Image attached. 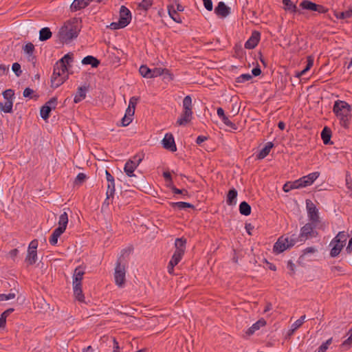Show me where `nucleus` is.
I'll return each mask as SVG.
<instances>
[{
    "mask_svg": "<svg viewBox=\"0 0 352 352\" xmlns=\"http://www.w3.org/2000/svg\"><path fill=\"white\" fill-rule=\"evenodd\" d=\"M80 31V21L73 18L64 23L58 32V37L60 42L69 43L76 38Z\"/></svg>",
    "mask_w": 352,
    "mask_h": 352,
    "instance_id": "f257e3e1",
    "label": "nucleus"
},
{
    "mask_svg": "<svg viewBox=\"0 0 352 352\" xmlns=\"http://www.w3.org/2000/svg\"><path fill=\"white\" fill-rule=\"evenodd\" d=\"M351 105L343 100H336L333 104V111L340 120V124L349 128L351 124Z\"/></svg>",
    "mask_w": 352,
    "mask_h": 352,
    "instance_id": "f03ea898",
    "label": "nucleus"
},
{
    "mask_svg": "<svg viewBox=\"0 0 352 352\" xmlns=\"http://www.w3.org/2000/svg\"><path fill=\"white\" fill-rule=\"evenodd\" d=\"M298 242V238L296 234L281 236L274 245V252L277 254L281 253L287 249L293 247Z\"/></svg>",
    "mask_w": 352,
    "mask_h": 352,
    "instance_id": "7ed1b4c3",
    "label": "nucleus"
},
{
    "mask_svg": "<svg viewBox=\"0 0 352 352\" xmlns=\"http://www.w3.org/2000/svg\"><path fill=\"white\" fill-rule=\"evenodd\" d=\"M183 112L177 120L176 124L179 126H185L188 124L192 118V98L186 96L183 100Z\"/></svg>",
    "mask_w": 352,
    "mask_h": 352,
    "instance_id": "20e7f679",
    "label": "nucleus"
},
{
    "mask_svg": "<svg viewBox=\"0 0 352 352\" xmlns=\"http://www.w3.org/2000/svg\"><path fill=\"white\" fill-rule=\"evenodd\" d=\"M348 234L344 232H340L331 241L329 246L331 247L330 255L331 257L337 256L346 244Z\"/></svg>",
    "mask_w": 352,
    "mask_h": 352,
    "instance_id": "39448f33",
    "label": "nucleus"
},
{
    "mask_svg": "<svg viewBox=\"0 0 352 352\" xmlns=\"http://www.w3.org/2000/svg\"><path fill=\"white\" fill-rule=\"evenodd\" d=\"M67 70L68 69L63 68L57 63L55 64L51 78V86L52 87H58L68 78Z\"/></svg>",
    "mask_w": 352,
    "mask_h": 352,
    "instance_id": "423d86ee",
    "label": "nucleus"
},
{
    "mask_svg": "<svg viewBox=\"0 0 352 352\" xmlns=\"http://www.w3.org/2000/svg\"><path fill=\"white\" fill-rule=\"evenodd\" d=\"M139 72L140 74L144 78H155L164 74V73H166L170 76V79H172V77L170 76V74L168 73V71L166 69H162L160 67H155L151 69H149L146 65H142L140 67Z\"/></svg>",
    "mask_w": 352,
    "mask_h": 352,
    "instance_id": "0eeeda50",
    "label": "nucleus"
},
{
    "mask_svg": "<svg viewBox=\"0 0 352 352\" xmlns=\"http://www.w3.org/2000/svg\"><path fill=\"white\" fill-rule=\"evenodd\" d=\"M125 276H126V267L124 264H122L120 258L117 261L115 272H114V278L116 284L122 287L124 286L125 283Z\"/></svg>",
    "mask_w": 352,
    "mask_h": 352,
    "instance_id": "6e6552de",
    "label": "nucleus"
},
{
    "mask_svg": "<svg viewBox=\"0 0 352 352\" xmlns=\"http://www.w3.org/2000/svg\"><path fill=\"white\" fill-rule=\"evenodd\" d=\"M316 224L310 222L302 227L300 234L297 235L298 241H305L309 238L316 237L318 234V232L315 230Z\"/></svg>",
    "mask_w": 352,
    "mask_h": 352,
    "instance_id": "1a4fd4ad",
    "label": "nucleus"
},
{
    "mask_svg": "<svg viewBox=\"0 0 352 352\" xmlns=\"http://www.w3.org/2000/svg\"><path fill=\"white\" fill-rule=\"evenodd\" d=\"M306 208L310 221L312 223H318L320 222L319 212L316 205L311 200L307 199Z\"/></svg>",
    "mask_w": 352,
    "mask_h": 352,
    "instance_id": "9d476101",
    "label": "nucleus"
},
{
    "mask_svg": "<svg viewBox=\"0 0 352 352\" xmlns=\"http://www.w3.org/2000/svg\"><path fill=\"white\" fill-rule=\"evenodd\" d=\"M186 239L184 238H177L175 241V251L173 257L181 260L186 250Z\"/></svg>",
    "mask_w": 352,
    "mask_h": 352,
    "instance_id": "9b49d317",
    "label": "nucleus"
},
{
    "mask_svg": "<svg viewBox=\"0 0 352 352\" xmlns=\"http://www.w3.org/2000/svg\"><path fill=\"white\" fill-rule=\"evenodd\" d=\"M214 13L219 18L224 19L230 14L231 9L224 2L220 1L214 8Z\"/></svg>",
    "mask_w": 352,
    "mask_h": 352,
    "instance_id": "f8f14e48",
    "label": "nucleus"
},
{
    "mask_svg": "<svg viewBox=\"0 0 352 352\" xmlns=\"http://www.w3.org/2000/svg\"><path fill=\"white\" fill-rule=\"evenodd\" d=\"M163 147L172 152L177 151L174 138L171 133H166L162 140Z\"/></svg>",
    "mask_w": 352,
    "mask_h": 352,
    "instance_id": "ddd939ff",
    "label": "nucleus"
},
{
    "mask_svg": "<svg viewBox=\"0 0 352 352\" xmlns=\"http://www.w3.org/2000/svg\"><path fill=\"white\" fill-rule=\"evenodd\" d=\"M119 21L125 26H127L131 21V13L124 6L120 7Z\"/></svg>",
    "mask_w": 352,
    "mask_h": 352,
    "instance_id": "4468645a",
    "label": "nucleus"
},
{
    "mask_svg": "<svg viewBox=\"0 0 352 352\" xmlns=\"http://www.w3.org/2000/svg\"><path fill=\"white\" fill-rule=\"evenodd\" d=\"M319 175L318 172H314L300 178L298 182L300 187L302 188L311 185L318 177Z\"/></svg>",
    "mask_w": 352,
    "mask_h": 352,
    "instance_id": "2eb2a0df",
    "label": "nucleus"
},
{
    "mask_svg": "<svg viewBox=\"0 0 352 352\" xmlns=\"http://www.w3.org/2000/svg\"><path fill=\"white\" fill-rule=\"evenodd\" d=\"M138 166V163L133 162L131 160H129L124 165V170L127 176L133 177L135 176L133 172Z\"/></svg>",
    "mask_w": 352,
    "mask_h": 352,
    "instance_id": "dca6fc26",
    "label": "nucleus"
},
{
    "mask_svg": "<svg viewBox=\"0 0 352 352\" xmlns=\"http://www.w3.org/2000/svg\"><path fill=\"white\" fill-rule=\"evenodd\" d=\"M34 50H35L34 45L30 42L27 43L23 47V50L24 53L28 56V60L29 61H34L35 60V56L33 54Z\"/></svg>",
    "mask_w": 352,
    "mask_h": 352,
    "instance_id": "f3484780",
    "label": "nucleus"
},
{
    "mask_svg": "<svg viewBox=\"0 0 352 352\" xmlns=\"http://www.w3.org/2000/svg\"><path fill=\"white\" fill-rule=\"evenodd\" d=\"M259 41V33L256 32L252 35V36L245 42V47L246 49L254 48Z\"/></svg>",
    "mask_w": 352,
    "mask_h": 352,
    "instance_id": "a211bd4d",
    "label": "nucleus"
},
{
    "mask_svg": "<svg viewBox=\"0 0 352 352\" xmlns=\"http://www.w3.org/2000/svg\"><path fill=\"white\" fill-rule=\"evenodd\" d=\"M89 5L86 0H74L70 6L72 12H76L86 8Z\"/></svg>",
    "mask_w": 352,
    "mask_h": 352,
    "instance_id": "6ab92c4d",
    "label": "nucleus"
},
{
    "mask_svg": "<svg viewBox=\"0 0 352 352\" xmlns=\"http://www.w3.org/2000/svg\"><path fill=\"white\" fill-rule=\"evenodd\" d=\"M238 195L237 190L235 188L230 189L226 198V203L228 206H234L236 204V197Z\"/></svg>",
    "mask_w": 352,
    "mask_h": 352,
    "instance_id": "aec40b11",
    "label": "nucleus"
},
{
    "mask_svg": "<svg viewBox=\"0 0 352 352\" xmlns=\"http://www.w3.org/2000/svg\"><path fill=\"white\" fill-rule=\"evenodd\" d=\"M266 321L265 320V319L261 318L248 329V331H246V334H248V336H251L256 331L258 330L261 327H264Z\"/></svg>",
    "mask_w": 352,
    "mask_h": 352,
    "instance_id": "412c9836",
    "label": "nucleus"
},
{
    "mask_svg": "<svg viewBox=\"0 0 352 352\" xmlns=\"http://www.w3.org/2000/svg\"><path fill=\"white\" fill-rule=\"evenodd\" d=\"M73 61V54L68 53L61 58L56 63L61 67L67 69V65Z\"/></svg>",
    "mask_w": 352,
    "mask_h": 352,
    "instance_id": "4be33fe9",
    "label": "nucleus"
},
{
    "mask_svg": "<svg viewBox=\"0 0 352 352\" xmlns=\"http://www.w3.org/2000/svg\"><path fill=\"white\" fill-rule=\"evenodd\" d=\"M274 146V144L271 142H267L263 148H262L259 153L257 155L256 157L258 160L264 159L270 152V150Z\"/></svg>",
    "mask_w": 352,
    "mask_h": 352,
    "instance_id": "5701e85b",
    "label": "nucleus"
},
{
    "mask_svg": "<svg viewBox=\"0 0 352 352\" xmlns=\"http://www.w3.org/2000/svg\"><path fill=\"white\" fill-rule=\"evenodd\" d=\"M87 91V88L85 86L78 87V91L74 96V102L78 103L85 99L86 97Z\"/></svg>",
    "mask_w": 352,
    "mask_h": 352,
    "instance_id": "b1692460",
    "label": "nucleus"
},
{
    "mask_svg": "<svg viewBox=\"0 0 352 352\" xmlns=\"http://www.w3.org/2000/svg\"><path fill=\"white\" fill-rule=\"evenodd\" d=\"M85 271L81 267L75 269L73 274V283H82Z\"/></svg>",
    "mask_w": 352,
    "mask_h": 352,
    "instance_id": "393cba45",
    "label": "nucleus"
},
{
    "mask_svg": "<svg viewBox=\"0 0 352 352\" xmlns=\"http://www.w3.org/2000/svg\"><path fill=\"white\" fill-rule=\"evenodd\" d=\"M331 131L329 128L325 126L321 132V138L324 144H329L331 142Z\"/></svg>",
    "mask_w": 352,
    "mask_h": 352,
    "instance_id": "a878e982",
    "label": "nucleus"
},
{
    "mask_svg": "<svg viewBox=\"0 0 352 352\" xmlns=\"http://www.w3.org/2000/svg\"><path fill=\"white\" fill-rule=\"evenodd\" d=\"M68 223V215L66 212H64L59 217L58 227L57 228L62 229V231L65 232Z\"/></svg>",
    "mask_w": 352,
    "mask_h": 352,
    "instance_id": "bb28decb",
    "label": "nucleus"
},
{
    "mask_svg": "<svg viewBox=\"0 0 352 352\" xmlns=\"http://www.w3.org/2000/svg\"><path fill=\"white\" fill-rule=\"evenodd\" d=\"M82 63L83 65H91L93 67H97L100 64V61L92 56H87L82 59Z\"/></svg>",
    "mask_w": 352,
    "mask_h": 352,
    "instance_id": "cd10ccee",
    "label": "nucleus"
},
{
    "mask_svg": "<svg viewBox=\"0 0 352 352\" xmlns=\"http://www.w3.org/2000/svg\"><path fill=\"white\" fill-rule=\"evenodd\" d=\"M63 232H63V231H62V229H60V228H56V229L53 231V232H52V235H51V236H50V239H49V242H50V243L51 245H56V243H58V237H59V236H60Z\"/></svg>",
    "mask_w": 352,
    "mask_h": 352,
    "instance_id": "c85d7f7f",
    "label": "nucleus"
},
{
    "mask_svg": "<svg viewBox=\"0 0 352 352\" xmlns=\"http://www.w3.org/2000/svg\"><path fill=\"white\" fill-rule=\"evenodd\" d=\"M52 33L49 28H43L39 31V40L45 41L52 37Z\"/></svg>",
    "mask_w": 352,
    "mask_h": 352,
    "instance_id": "c756f323",
    "label": "nucleus"
},
{
    "mask_svg": "<svg viewBox=\"0 0 352 352\" xmlns=\"http://www.w3.org/2000/svg\"><path fill=\"white\" fill-rule=\"evenodd\" d=\"M37 261V252L36 250H28V254L25 258V262L29 265L34 264Z\"/></svg>",
    "mask_w": 352,
    "mask_h": 352,
    "instance_id": "7c9ffc66",
    "label": "nucleus"
},
{
    "mask_svg": "<svg viewBox=\"0 0 352 352\" xmlns=\"http://www.w3.org/2000/svg\"><path fill=\"white\" fill-rule=\"evenodd\" d=\"M12 100H6V101L4 103L0 102V110L4 113H12Z\"/></svg>",
    "mask_w": 352,
    "mask_h": 352,
    "instance_id": "2f4dec72",
    "label": "nucleus"
},
{
    "mask_svg": "<svg viewBox=\"0 0 352 352\" xmlns=\"http://www.w3.org/2000/svg\"><path fill=\"white\" fill-rule=\"evenodd\" d=\"M239 212L243 215L248 216L251 213V206L246 201H242L239 205Z\"/></svg>",
    "mask_w": 352,
    "mask_h": 352,
    "instance_id": "473e14b6",
    "label": "nucleus"
},
{
    "mask_svg": "<svg viewBox=\"0 0 352 352\" xmlns=\"http://www.w3.org/2000/svg\"><path fill=\"white\" fill-rule=\"evenodd\" d=\"M299 188L301 187L298 182V179H297L292 182H287L286 184H284L283 189L285 192H289L292 189H296Z\"/></svg>",
    "mask_w": 352,
    "mask_h": 352,
    "instance_id": "72a5a7b5",
    "label": "nucleus"
},
{
    "mask_svg": "<svg viewBox=\"0 0 352 352\" xmlns=\"http://www.w3.org/2000/svg\"><path fill=\"white\" fill-rule=\"evenodd\" d=\"M300 6L305 10H311V11H316V9L317 8V4L315 3H313L308 0H304L302 1Z\"/></svg>",
    "mask_w": 352,
    "mask_h": 352,
    "instance_id": "f704fd0d",
    "label": "nucleus"
},
{
    "mask_svg": "<svg viewBox=\"0 0 352 352\" xmlns=\"http://www.w3.org/2000/svg\"><path fill=\"white\" fill-rule=\"evenodd\" d=\"M168 11L169 16L173 19V20L177 23H182V19L179 14L177 13L176 10H175L173 6H168Z\"/></svg>",
    "mask_w": 352,
    "mask_h": 352,
    "instance_id": "c9c22d12",
    "label": "nucleus"
},
{
    "mask_svg": "<svg viewBox=\"0 0 352 352\" xmlns=\"http://www.w3.org/2000/svg\"><path fill=\"white\" fill-rule=\"evenodd\" d=\"M170 204L172 206V208H177L179 210L185 209L186 208H194V206L192 204L187 202H172Z\"/></svg>",
    "mask_w": 352,
    "mask_h": 352,
    "instance_id": "e433bc0d",
    "label": "nucleus"
},
{
    "mask_svg": "<svg viewBox=\"0 0 352 352\" xmlns=\"http://www.w3.org/2000/svg\"><path fill=\"white\" fill-rule=\"evenodd\" d=\"M313 64H314V59L311 56H309L307 58V66L301 72H298L296 74V77L299 78L300 76L304 75L313 66Z\"/></svg>",
    "mask_w": 352,
    "mask_h": 352,
    "instance_id": "4c0bfd02",
    "label": "nucleus"
},
{
    "mask_svg": "<svg viewBox=\"0 0 352 352\" xmlns=\"http://www.w3.org/2000/svg\"><path fill=\"white\" fill-rule=\"evenodd\" d=\"M313 64H314V59L311 56H309L307 58V66L301 72H298L296 74V77L299 78L300 76L304 75L313 66Z\"/></svg>",
    "mask_w": 352,
    "mask_h": 352,
    "instance_id": "58836bf2",
    "label": "nucleus"
},
{
    "mask_svg": "<svg viewBox=\"0 0 352 352\" xmlns=\"http://www.w3.org/2000/svg\"><path fill=\"white\" fill-rule=\"evenodd\" d=\"M313 64H314V59L311 56H309L307 58V66L301 72H298L296 74V77L299 78L300 76L304 75L313 66Z\"/></svg>",
    "mask_w": 352,
    "mask_h": 352,
    "instance_id": "ea45409f",
    "label": "nucleus"
},
{
    "mask_svg": "<svg viewBox=\"0 0 352 352\" xmlns=\"http://www.w3.org/2000/svg\"><path fill=\"white\" fill-rule=\"evenodd\" d=\"M313 64H314V59L311 56H309L307 58V66L301 72H298L296 74V77L299 78L300 76L304 75L313 66Z\"/></svg>",
    "mask_w": 352,
    "mask_h": 352,
    "instance_id": "a19ab883",
    "label": "nucleus"
},
{
    "mask_svg": "<svg viewBox=\"0 0 352 352\" xmlns=\"http://www.w3.org/2000/svg\"><path fill=\"white\" fill-rule=\"evenodd\" d=\"M313 64H314V59L311 56H309L307 58V66L301 72H298L296 74V77L299 78L300 76L304 75L313 66Z\"/></svg>",
    "mask_w": 352,
    "mask_h": 352,
    "instance_id": "79ce46f5",
    "label": "nucleus"
},
{
    "mask_svg": "<svg viewBox=\"0 0 352 352\" xmlns=\"http://www.w3.org/2000/svg\"><path fill=\"white\" fill-rule=\"evenodd\" d=\"M52 110H50V107L48 106L43 105L40 110L41 117L43 120H47L50 117V113Z\"/></svg>",
    "mask_w": 352,
    "mask_h": 352,
    "instance_id": "37998d69",
    "label": "nucleus"
},
{
    "mask_svg": "<svg viewBox=\"0 0 352 352\" xmlns=\"http://www.w3.org/2000/svg\"><path fill=\"white\" fill-rule=\"evenodd\" d=\"M115 193V180L111 182H108L106 195L107 197H113Z\"/></svg>",
    "mask_w": 352,
    "mask_h": 352,
    "instance_id": "c03bdc74",
    "label": "nucleus"
},
{
    "mask_svg": "<svg viewBox=\"0 0 352 352\" xmlns=\"http://www.w3.org/2000/svg\"><path fill=\"white\" fill-rule=\"evenodd\" d=\"M283 3L285 6V9L292 11L293 12H296V6L290 0H283Z\"/></svg>",
    "mask_w": 352,
    "mask_h": 352,
    "instance_id": "a18cd8bd",
    "label": "nucleus"
},
{
    "mask_svg": "<svg viewBox=\"0 0 352 352\" xmlns=\"http://www.w3.org/2000/svg\"><path fill=\"white\" fill-rule=\"evenodd\" d=\"M181 260L177 259L172 256L168 265V272L169 274H173L174 271V267L177 265Z\"/></svg>",
    "mask_w": 352,
    "mask_h": 352,
    "instance_id": "49530a36",
    "label": "nucleus"
},
{
    "mask_svg": "<svg viewBox=\"0 0 352 352\" xmlns=\"http://www.w3.org/2000/svg\"><path fill=\"white\" fill-rule=\"evenodd\" d=\"M153 4V0H142L138 4V7L144 10H147Z\"/></svg>",
    "mask_w": 352,
    "mask_h": 352,
    "instance_id": "de8ad7c7",
    "label": "nucleus"
},
{
    "mask_svg": "<svg viewBox=\"0 0 352 352\" xmlns=\"http://www.w3.org/2000/svg\"><path fill=\"white\" fill-rule=\"evenodd\" d=\"M252 78V76L250 74H243L239 76L236 82L238 83H243L244 82L248 81Z\"/></svg>",
    "mask_w": 352,
    "mask_h": 352,
    "instance_id": "09e8293b",
    "label": "nucleus"
},
{
    "mask_svg": "<svg viewBox=\"0 0 352 352\" xmlns=\"http://www.w3.org/2000/svg\"><path fill=\"white\" fill-rule=\"evenodd\" d=\"M74 294L76 299H77L79 302H85V296L82 294V288L80 289L74 290Z\"/></svg>",
    "mask_w": 352,
    "mask_h": 352,
    "instance_id": "8fccbe9b",
    "label": "nucleus"
},
{
    "mask_svg": "<svg viewBox=\"0 0 352 352\" xmlns=\"http://www.w3.org/2000/svg\"><path fill=\"white\" fill-rule=\"evenodd\" d=\"M33 93H34V90L33 89H32L29 88V87H27V88H25L24 89V91L23 92V96L25 98H35V99H37L38 98V96L34 95V96H32Z\"/></svg>",
    "mask_w": 352,
    "mask_h": 352,
    "instance_id": "3c124183",
    "label": "nucleus"
},
{
    "mask_svg": "<svg viewBox=\"0 0 352 352\" xmlns=\"http://www.w3.org/2000/svg\"><path fill=\"white\" fill-rule=\"evenodd\" d=\"M12 70L14 72L16 76H20L22 74V70L21 69V65L18 63H13L12 66Z\"/></svg>",
    "mask_w": 352,
    "mask_h": 352,
    "instance_id": "603ef678",
    "label": "nucleus"
},
{
    "mask_svg": "<svg viewBox=\"0 0 352 352\" xmlns=\"http://www.w3.org/2000/svg\"><path fill=\"white\" fill-rule=\"evenodd\" d=\"M57 98L53 97L48 100L44 105L50 107V110L54 109L57 105Z\"/></svg>",
    "mask_w": 352,
    "mask_h": 352,
    "instance_id": "864d4df0",
    "label": "nucleus"
},
{
    "mask_svg": "<svg viewBox=\"0 0 352 352\" xmlns=\"http://www.w3.org/2000/svg\"><path fill=\"white\" fill-rule=\"evenodd\" d=\"M3 98L8 100H12V97L14 95V92L12 89H9L4 91L2 94Z\"/></svg>",
    "mask_w": 352,
    "mask_h": 352,
    "instance_id": "5fc2aeb1",
    "label": "nucleus"
},
{
    "mask_svg": "<svg viewBox=\"0 0 352 352\" xmlns=\"http://www.w3.org/2000/svg\"><path fill=\"white\" fill-rule=\"evenodd\" d=\"M107 27L111 30H118V29L124 28L126 26L124 25H123L120 21H118V22H112Z\"/></svg>",
    "mask_w": 352,
    "mask_h": 352,
    "instance_id": "6e6d98bb",
    "label": "nucleus"
},
{
    "mask_svg": "<svg viewBox=\"0 0 352 352\" xmlns=\"http://www.w3.org/2000/svg\"><path fill=\"white\" fill-rule=\"evenodd\" d=\"M221 120L223 121V122L228 126L230 127L231 129H234V130H236V126L234 123L232 122L229 118L227 117V116H225L223 117V118H221Z\"/></svg>",
    "mask_w": 352,
    "mask_h": 352,
    "instance_id": "4d7b16f0",
    "label": "nucleus"
},
{
    "mask_svg": "<svg viewBox=\"0 0 352 352\" xmlns=\"http://www.w3.org/2000/svg\"><path fill=\"white\" fill-rule=\"evenodd\" d=\"M331 342V339H329L326 341V342L323 343L318 349V352H326L327 349H328L329 345Z\"/></svg>",
    "mask_w": 352,
    "mask_h": 352,
    "instance_id": "13d9d810",
    "label": "nucleus"
},
{
    "mask_svg": "<svg viewBox=\"0 0 352 352\" xmlns=\"http://www.w3.org/2000/svg\"><path fill=\"white\" fill-rule=\"evenodd\" d=\"M171 190H173V192L175 194H182L184 196H186V195H188V192L185 189H178L175 186H172L171 187Z\"/></svg>",
    "mask_w": 352,
    "mask_h": 352,
    "instance_id": "bf43d9fd",
    "label": "nucleus"
},
{
    "mask_svg": "<svg viewBox=\"0 0 352 352\" xmlns=\"http://www.w3.org/2000/svg\"><path fill=\"white\" fill-rule=\"evenodd\" d=\"M205 8L208 11H212L213 9V4L212 0H202Z\"/></svg>",
    "mask_w": 352,
    "mask_h": 352,
    "instance_id": "052dcab7",
    "label": "nucleus"
},
{
    "mask_svg": "<svg viewBox=\"0 0 352 352\" xmlns=\"http://www.w3.org/2000/svg\"><path fill=\"white\" fill-rule=\"evenodd\" d=\"M132 120H133L132 118H130V117L124 115V116L122 118V119L121 120L122 126H128L132 122Z\"/></svg>",
    "mask_w": 352,
    "mask_h": 352,
    "instance_id": "680f3d73",
    "label": "nucleus"
},
{
    "mask_svg": "<svg viewBox=\"0 0 352 352\" xmlns=\"http://www.w3.org/2000/svg\"><path fill=\"white\" fill-rule=\"evenodd\" d=\"M138 101V98L133 96V97H131L129 100V106L128 107H131L132 109H135V106L137 104V102Z\"/></svg>",
    "mask_w": 352,
    "mask_h": 352,
    "instance_id": "e2e57ef3",
    "label": "nucleus"
},
{
    "mask_svg": "<svg viewBox=\"0 0 352 352\" xmlns=\"http://www.w3.org/2000/svg\"><path fill=\"white\" fill-rule=\"evenodd\" d=\"M86 179V175L84 173H78L76 178V184H82Z\"/></svg>",
    "mask_w": 352,
    "mask_h": 352,
    "instance_id": "0e129e2a",
    "label": "nucleus"
},
{
    "mask_svg": "<svg viewBox=\"0 0 352 352\" xmlns=\"http://www.w3.org/2000/svg\"><path fill=\"white\" fill-rule=\"evenodd\" d=\"M9 70V65H6L4 64H0V76L5 75L8 73Z\"/></svg>",
    "mask_w": 352,
    "mask_h": 352,
    "instance_id": "69168bd1",
    "label": "nucleus"
},
{
    "mask_svg": "<svg viewBox=\"0 0 352 352\" xmlns=\"http://www.w3.org/2000/svg\"><path fill=\"white\" fill-rule=\"evenodd\" d=\"M239 109L240 106L237 104L236 102L232 104V113L234 116L239 113Z\"/></svg>",
    "mask_w": 352,
    "mask_h": 352,
    "instance_id": "338daca9",
    "label": "nucleus"
},
{
    "mask_svg": "<svg viewBox=\"0 0 352 352\" xmlns=\"http://www.w3.org/2000/svg\"><path fill=\"white\" fill-rule=\"evenodd\" d=\"M351 182H352V179L351 177L350 173L349 171H347L346 173V184L349 189L351 188Z\"/></svg>",
    "mask_w": 352,
    "mask_h": 352,
    "instance_id": "774afa93",
    "label": "nucleus"
}]
</instances>
